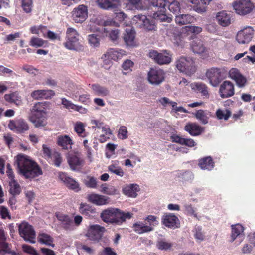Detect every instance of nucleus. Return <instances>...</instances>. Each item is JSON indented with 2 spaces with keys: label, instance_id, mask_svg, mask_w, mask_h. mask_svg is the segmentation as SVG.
I'll return each instance as SVG.
<instances>
[{
  "label": "nucleus",
  "instance_id": "bb28decb",
  "mask_svg": "<svg viewBox=\"0 0 255 255\" xmlns=\"http://www.w3.org/2000/svg\"><path fill=\"white\" fill-rule=\"evenodd\" d=\"M54 95V91L52 90H37L31 93V97L35 100L48 99Z\"/></svg>",
  "mask_w": 255,
  "mask_h": 255
},
{
  "label": "nucleus",
  "instance_id": "bf43d9fd",
  "mask_svg": "<svg viewBox=\"0 0 255 255\" xmlns=\"http://www.w3.org/2000/svg\"><path fill=\"white\" fill-rule=\"evenodd\" d=\"M109 32L108 31L107 34ZM109 37L110 40L114 43H118V40L119 37V30L118 29L111 30L109 31Z\"/></svg>",
  "mask_w": 255,
  "mask_h": 255
},
{
  "label": "nucleus",
  "instance_id": "dca6fc26",
  "mask_svg": "<svg viewBox=\"0 0 255 255\" xmlns=\"http://www.w3.org/2000/svg\"><path fill=\"white\" fill-rule=\"evenodd\" d=\"M122 52H123V51L121 50L118 51L111 48L107 51L106 53L102 56V58L106 64L110 65L112 64L111 60L116 61L122 58L123 55Z\"/></svg>",
  "mask_w": 255,
  "mask_h": 255
},
{
  "label": "nucleus",
  "instance_id": "ea45409f",
  "mask_svg": "<svg viewBox=\"0 0 255 255\" xmlns=\"http://www.w3.org/2000/svg\"><path fill=\"white\" fill-rule=\"evenodd\" d=\"M91 88L95 95L100 96H106L109 95L108 89L98 84H94L91 85Z\"/></svg>",
  "mask_w": 255,
  "mask_h": 255
},
{
  "label": "nucleus",
  "instance_id": "1a4fd4ad",
  "mask_svg": "<svg viewBox=\"0 0 255 255\" xmlns=\"http://www.w3.org/2000/svg\"><path fill=\"white\" fill-rule=\"evenodd\" d=\"M105 231V227L99 225H92L88 227L86 235L89 240L94 242H98Z\"/></svg>",
  "mask_w": 255,
  "mask_h": 255
},
{
  "label": "nucleus",
  "instance_id": "cd10ccee",
  "mask_svg": "<svg viewBox=\"0 0 255 255\" xmlns=\"http://www.w3.org/2000/svg\"><path fill=\"white\" fill-rule=\"evenodd\" d=\"M184 129L192 136H198L204 130V128L195 123H188L185 126Z\"/></svg>",
  "mask_w": 255,
  "mask_h": 255
},
{
  "label": "nucleus",
  "instance_id": "774afa93",
  "mask_svg": "<svg viewBox=\"0 0 255 255\" xmlns=\"http://www.w3.org/2000/svg\"><path fill=\"white\" fill-rule=\"evenodd\" d=\"M201 230L202 228L200 226L196 227L195 230V237L196 239L200 241H202L204 239V236L201 231Z\"/></svg>",
  "mask_w": 255,
  "mask_h": 255
},
{
  "label": "nucleus",
  "instance_id": "69168bd1",
  "mask_svg": "<svg viewBox=\"0 0 255 255\" xmlns=\"http://www.w3.org/2000/svg\"><path fill=\"white\" fill-rule=\"evenodd\" d=\"M166 9L160 8V22H167L170 23L172 20V17L164 14Z\"/></svg>",
  "mask_w": 255,
  "mask_h": 255
},
{
  "label": "nucleus",
  "instance_id": "f8f14e48",
  "mask_svg": "<svg viewBox=\"0 0 255 255\" xmlns=\"http://www.w3.org/2000/svg\"><path fill=\"white\" fill-rule=\"evenodd\" d=\"M88 17L87 7L83 4L79 5L72 12L73 20L76 23L84 22Z\"/></svg>",
  "mask_w": 255,
  "mask_h": 255
},
{
  "label": "nucleus",
  "instance_id": "0e129e2a",
  "mask_svg": "<svg viewBox=\"0 0 255 255\" xmlns=\"http://www.w3.org/2000/svg\"><path fill=\"white\" fill-rule=\"evenodd\" d=\"M185 30L188 32L198 34L201 33L202 31V28L199 26H185L184 27Z\"/></svg>",
  "mask_w": 255,
  "mask_h": 255
},
{
  "label": "nucleus",
  "instance_id": "9b49d317",
  "mask_svg": "<svg viewBox=\"0 0 255 255\" xmlns=\"http://www.w3.org/2000/svg\"><path fill=\"white\" fill-rule=\"evenodd\" d=\"M68 163L73 170H79L84 165L85 161L80 153L76 152L69 154L67 157Z\"/></svg>",
  "mask_w": 255,
  "mask_h": 255
},
{
  "label": "nucleus",
  "instance_id": "6e6d98bb",
  "mask_svg": "<svg viewBox=\"0 0 255 255\" xmlns=\"http://www.w3.org/2000/svg\"><path fill=\"white\" fill-rule=\"evenodd\" d=\"M45 42V41L41 38L32 37L30 41L29 45L33 47H42Z\"/></svg>",
  "mask_w": 255,
  "mask_h": 255
},
{
  "label": "nucleus",
  "instance_id": "c03bdc74",
  "mask_svg": "<svg viewBox=\"0 0 255 255\" xmlns=\"http://www.w3.org/2000/svg\"><path fill=\"white\" fill-rule=\"evenodd\" d=\"M61 101L62 104L67 109H72L79 112H80L81 110H84L82 106L74 104L71 101L67 100L65 98H62Z\"/></svg>",
  "mask_w": 255,
  "mask_h": 255
},
{
  "label": "nucleus",
  "instance_id": "c85d7f7f",
  "mask_svg": "<svg viewBox=\"0 0 255 255\" xmlns=\"http://www.w3.org/2000/svg\"><path fill=\"white\" fill-rule=\"evenodd\" d=\"M88 201L97 205H103L108 203L109 198L101 195L92 194L88 196Z\"/></svg>",
  "mask_w": 255,
  "mask_h": 255
},
{
  "label": "nucleus",
  "instance_id": "de8ad7c7",
  "mask_svg": "<svg viewBox=\"0 0 255 255\" xmlns=\"http://www.w3.org/2000/svg\"><path fill=\"white\" fill-rule=\"evenodd\" d=\"M171 61V55L167 50L160 51V65L167 64Z\"/></svg>",
  "mask_w": 255,
  "mask_h": 255
},
{
  "label": "nucleus",
  "instance_id": "13d9d810",
  "mask_svg": "<svg viewBox=\"0 0 255 255\" xmlns=\"http://www.w3.org/2000/svg\"><path fill=\"white\" fill-rule=\"evenodd\" d=\"M6 239L5 232L2 228L0 227V249L3 247L6 248L7 244H8L6 242Z\"/></svg>",
  "mask_w": 255,
  "mask_h": 255
},
{
  "label": "nucleus",
  "instance_id": "39448f33",
  "mask_svg": "<svg viewBox=\"0 0 255 255\" xmlns=\"http://www.w3.org/2000/svg\"><path fill=\"white\" fill-rule=\"evenodd\" d=\"M235 12L240 15H246L252 12L254 5L250 0H237L232 4Z\"/></svg>",
  "mask_w": 255,
  "mask_h": 255
},
{
  "label": "nucleus",
  "instance_id": "2eb2a0df",
  "mask_svg": "<svg viewBox=\"0 0 255 255\" xmlns=\"http://www.w3.org/2000/svg\"><path fill=\"white\" fill-rule=\"evenodd\" d=\"M229 76L236 82L237 86L239 88L245 87L247 84L246 78L236 68H232L229 70Z\"/></svg>",
  "mask_w": 255,
  "mask_h": 255
},
{
  "label": "nucleus",
  "instance_id": "423d86ee",
  "mask_svg": "<svg viewBox=\"0 0 255 255\" xmlns=\"http://www.w3.org/2000/svg\"><path fill=\"white\" fill-rule=\"evenodd\" d=\"M18 231L19 235L25 241L32 244L35 243V231L32 226L25 221L22 222L18 226Z\"/></svg>",
  "mask_w": 255,
  "mask_h": 255
},
{
  "label": "nucleus",
  "instance_id": "20e7f679",
  "mask_svg": "<svg viewBox=\"0 0 255 255\" xmlns=\"http://www.w3.org/2000/svg\"><path fill=\"white\" fill-rule=\"evenodd\" d=\"M176 67L180 72L187 75H191L196 71L195 62L190 57H180L176 62Z\"/></svg>",
  "mask_w": 255,
  "mask_h": 255
},
{
  "label": "nucleus",
  "instance_id": "ddd939ff",
  "mask_svg": "<svg viewBox=\"0 0 255 255\" xmlns=\"http://www.w3.org/2000/svg\"><path fill=\"white\" fill-rule=\"evenodd\" d=\"M108 30L104 27L101 29H96V31L93 34H90L88 36V43L91 46L93 47H98L100 46V41L102 40L105 36L104 33H107Z\"/></svg>",
  "mask_w": 255,
  "mask_h": 255
},
{
  "label": "nucleus",
  "instance_id": "603ef678",
  "mask_svg": "<svg viewBox=\"0 0 255 255\" xmlns=\"http://www.w3.org/2000/svg\"><path fill=\"white\" fill-rule=\"evenodd\" d=\"M9 192L13 195H19L21 192V188L19 184L17 183L15 180L11 181Z\"/></svg>",
  "mask_w": 255,
  "mask_h": 255
},
{
  "label": "nucleus",
  "instance_id": "052dcab7",
  "mask_svg": "<svg viewBox=\"0 0 255 255\" xmlns=\"http://www.w3.org/2000/svg\"><path fill=\"white\" fill-rule=\"evenodd\" d=\"M22 250L24 252L32 255H39L37 251L32 246L24 244L22 245Z\"/></svg>",
  "mask_w": 255,
  "mask_h": 255
},
{
  "label": "nucleus",
  "instance_id": "2f4dec72",
  "mask_svg": "<svg viewBox=\"0 0 255 255\" xmlns=\"http://www.w3.org/2000/svg\"><path fill=\"white\" fill-rule=\"evenodd\" d=\"M37 241L41 244H44L53 248L55 246V244L53 243L54 241L53 237L46 233L40 232L38 235Z\"/></svg>",
  "mask_w": 255,
  "mask_h": 255
},
{
  "label": "nucleus",
  "instance_id": "72a5a7b5",
  "mask_svg": "<svg viewBox=\"0 0 255 255\" xmlns=\"http://www.w3.org/2000/svg\"><path fill=\"white\" fill-rule=\"evenodd\" d=\"M175 21L177 24L183 25L194 23L195 18L190 14H181L176 16Z\"/></svg>",
  "mask_w": 255,
  "mask_h": 255
},
{
  "label": "nucleus",
  "instance_id": "a18cd8bd",
  "mask_svg": "<svg viewBox=\"0 0 255 255\" xmlns=\"http://www.w3.org/2000/svg\"><path fill=\"white\" fill-rule=\"evenodd\" d=\"M101 188V191L102 193L110 195L116 194L117 191V190L114 186L107 185L106 183L102 184Z\"/></svg>",
  "mask_w": 255,
  "mask_h": 255
},
{
  "label": "nucleus",
  "instance_id": "37998d69",
  "mask_svg": "<svg viewBox=\"0 0 255 255\" xmlns=\"http://www.w3.org/2000/svg\"><path fill=\"white\" fill-rule=\"evenodd\" d=\"M80 212L87 217L92 216L95 213V210L91 206L86 203H81L79 207Z\"/></svg>",
  "mask_w": 255,
  "mask_h": 255
},
{
  "label": "nucleus",
  "instance_id": "5701e85b",
  "mask_svg": "<svg viewBox=\"0 0 255 255\" xmlns=\"http://www.w3.org/2000/svg\"><path fill=\"white\" fill-rule=\"evenodd\" d=\"M9 127L11 129H15L19 133L24 132L29 129L28 125L23 119H19L15 122L10 121Z\"/></svg>",
  "mask_w": 255,
  "mask_h": 255
},
{
  "label": "nucleus",
  "instance_id": "f3484780",
  "mask_svg": "<svg viewBox=\"0 0 255 255\" xmlns=\"http://www.w3.org/2000/svg\"><path fill=\"white\" fill-rule=\"evenodd\" d=\"M159 17L158 11H156L153 15L154 19H148L143 15H138V18L139 21H142V25L144 29L147 30H153L156 28L155 19Z\"/></svg>",
  "mask_w": 255,
  "mask_h": 255
},
{
  "label": "nucleus",
  "instance_id": "6e6552de",
  "mask_svg": "<svg viewBox=\"0 0 255 255\" xmlns=\"http://www.w3.org/2000/svg\"><path fill=\"white\" fill-rule=\"evenodd\" d=\"M254 34V30L253 27L248 26L238 32L236 39L240 44H247L252 40Z\"/></svg>",
  "mask_w": 255,
  "mask_h": 255
},
{
  "label": "nucleus",
  "instance_id": "a878e982",
  "mask_svg": "<svg viewBox=\"0 0 255 255\" xmlns=\"http://www.w3.org/2000/svg\"><path fill=\"white\" fill-rule=\"evenodd\" d=\"M135 32L132 28H127L123 36V39L128 46L134 47L136 46L135 40Z\"/></svg>",
  "mask_w": 255,
  "mask_h": 255
},
{
  "label": "nucleus",
  "instance_id": "49530a36",
  "mask_svg": "<svg viewBox=\"0 0 255 255\" xmlns=\"http://www.w3.org/2000/svg\"><path fill=\"white\" fill-rule=\"evenodd\" d=\"M216 115L218 119L220 120L224 119L227 120L231 116V112L228 109L222 110L218 109L216 111Z\"/></svg>",
  "mask_w": 255,
  "mask_h": 255
},
{
  "label": "nucleus",
  "instance_id": "8fccbe9b",
  "mask_svg": "<svg viewBox=\"0 0 255 255\" xmlns=\"http://www.w3.org/2000/svg\"><path fill=\"white\" fill-rule=\"evenodd\" d=\"M117 164H118V163ZM108 170L110 172L120 177L123 176L124 174V171L121 167L114 164L108 166Z\"/></svg>",
  "mask_w": 255,
  "mask_h": 255
},
{
  "label": "nucleus",
  "instance_id": "b1692460",
  "mask_svg": "<svg viewBox=\"0 0 255 255\" xmlns=\"http://www.w3.org/2000/svg\"><path fill=\"white\" fill-rule=\"evenodd\" d=\"M191 49L193 52L200 55L207 56L208 55V49L205 47L202 40L196 39L191 44Z\"/></svg>",
  "mask_w": 255,
  "mask_h": 255
},
{
  "label": "nucleus",
  "instance_id": "e433bc0d",
  "mask_svg": "<svg viewBox=\"0 0 255 255\" xmlns=\"http://www.w3.org/2000/svg\"><path fill=\"white\" fill-rule=\"evenodd\" d=\"M48 105L47 102H37L33 106L32 113L47 114L46 109Z\"/></svg>",
  "mask_w": 255,
  "mask_h": 255
},
{
  "label": "nucleus",
  "instance_id": "7c9ffc66",
  "mask_svg": "<svg viewBox=\"0 0 255 255\" xmlns=\"http://www.w3.org/2000/svg\"><path fill=\"white\" fill-rule=\"evenodd\" d=\"M57 143L62 149L65 150L71 149L73 144L70 137L66 135L58 136Z\"/></svg>",
  "mask_w": 255,
  "mask_h": 255
},
{
  "label": "nucleus",
  "instance_id": "a211bd4d",
  "mask_svg": "<svg viewBox=\"0 0 255 255\" xmlns=\"http://www.w3.org/2000/svg\"><path fill=\"white\" fill-rule=\"evenodd\" d=\"M169 10L174 14L178 13L180 10L179 3L175 0H160V8Z\"/></svg>",
  "mask_w": 255,
  "mask_h": 255
},
{
  "label": "nucleus",
  "instance_id": "c756f323",
  "mask_svg": "<svg viewBox=\"0 0 255 255\" xmlns=\"http://www.w3.org/2000/svg\"><path fill=\"white\" fill-rule=\"evenodd\" d=\"M216 19L221 26L226 27L231 24L230 15L225 11L218 12L216 16Z\"/></svg>",
  "mask_w": 255,
  "mask_h": 255
},
{
  "label": "nucleus",
  "instance_id": "680f3d73",
  "mask_svg": "<svg viewBox=\"0 0 255 255\" xmlns=\"http://www.w3.org/2000/svg\"><path fill=\"white\" fill-rule=\"evenodd\" d=\"M0 216L2 219H11V216L8 209L4 206H0Z\"/></svg>",
  "mask_w": 255,
  "mask_h": 255
},
{
  "label": "nucleus",
  "instance_id": "0eeeda50",
  "mask_svg": "<svg viewBox=\"0 0 255 255\" xmlns=\"http://www.w3.org/2000/svg\"><path fill=\"white\" fill-rule=\"evenodd\" d=\"M205 75L209 80V84L214 87L218 86L225 78L223 71L217 67L208 69L206 72Z\"/></svg>",
  "mask_w": 255,
  "mask_h": 255
},
{
  "label": "nucleus",
  "instance_id": "412c9836",
  "mask_svg": "<svg viewBox=\"0 0 255 255\" xmlns=\"http://www.w3.org/2000/svg\"><path fill=\"white\" fill-rule=\"evenodd\" d=\"M244 228L243 226L240 224H237L232 226V234L231 235L230 242H233L236 239H239V242L237 245H239L243 240V237L242 235Z\"/></svg>",
  "mask_w": 255,
  "mask_h": 255
},
{
  "label": "nucleus",
  "instance_id": "f257e3e1",
  "mask_svg": "<svg viewBox=\"0 0 255 255\" xmlns=\"http://www.w3.org/2000/svg\"><path fill=\"white\" fill-rule=\"evenodd\" d=\"M18 173L27 179H31L42 174V171L38 164L28 158L27 156L18 155L17 156Z\"/></svg>",
  "mask_w": 255,
  "mask_h": 255
},
{
  "label": "nucleus",
  "instance_id": "4c0bfd02",
  "mask_svg": "<svg viewBox=\"0 0 255 255\" xmlns=\"http://www.w3.org/2000/svg\"><path fill=\"white\" fill-rule=\"evenodd\" d=\"M120 0H97V3L99 7L103 9L115 8V4L113 2L119 3Z\"/></svg>",
  "mask_w": 255,
  "mask_h": 255
},
{
  "label": "nucleus",
  "instance_id": "9d476101",
  "mask_svg": "<svg viewBox=\"0 0 255 255\" xmlns=\"http://www.w3.org/2000/svg\"><path fill=\"white\" fill-rule=\"evenodd\" d=\"M219 94L223 99L233 96L235 94L234 84L230 81H223L220 85Z\"/></svg>",
  "mask_w": 255,
  "mask_h": 255
},
{
  "label": "nucleus",
  "instance_id": "5fc2aeb1",
  "mask_svg": "<svg viewBox=\"0 0 255 255\" xmlns=\"http://www.w3.org/2000/svg\"><path fill=\"white\" fill-rule=\"evenodd\" d=\"M184 208H185V211L186 214L193 216L198 220L200 219L201 216H198L197 213L195 212V211L191 204H185L184 205Z\"/></svg>",
  "mask_w": 255,
  "mask_h": 255
},
{
  "label": "nucleus",
  "instance_id": "79ce46f5",
  "mask_svg": "<svg viewBox=\"0 0 255 255\" xmlns=\"http://www.w3.org/2000/svg\"><path fill=\"white\" fill-rule=\"evenodd\" d=\"M139 186L137 184H130L123 189L124 193L129 197H135L138 191Z\"/></svg>",
  "mask_w": 255,
  "mask_h": 255
},
{
  "label": "nucleus",
  "instance_id": "4468645a",
  "mask_svg": "<svg viewBox=\"0 0 255 255\" xmlns=\"http://www.w3.org/2000/svg\"><path fill=\"white\" fill-rule=\"evenodd\" d=\"M162 222L166 227L175 229L180 227V222L178 218L172 213L166 214L162 216Z\"/></svg>",
  "mask_w": 255,
  "mask_h": 255
},
{
  "label": "nucleus",
  "instance_id": "09e8293b",
  "mask_svg": "<svg viewBox=\"0 0 255 255\" xmlns=\"http://www.w3.org/2000/svg\"><path fill=\"white\" fill-rule=\"evenodd\" d=\"M85 185L88 188H96L97 185L96 179L90 176H87L83 181Z\"/></svg>",
  "mask_w": 255,
  "mask_h": 255
},
{
  "label": "nucleus",
  "instance_id": "58836bf2",
  "mask_svg": "<svg viewBox=\"0 0 255 255\" xmlns=\"http://www.w3.org/2000/svg\"><path fill=\"white\" fill-rule=\"evenodd\" d=\"M199 165L203 170H211L214 166V163L210 157H206L199 160Z\"/></svg>",
  "mask_w": 255,
  "mask_h": 255
},
{
  "label": "nucleus",
  "instance_id": "aec40b11",
  "mask_svg": "<svg viewBox=\"0 0 255 255\" xmlns=\"http://www.w3.org/2000/svg\"><path fill=\"white\" fill-rule=\"evenodd\" d=\"M59 177L68 188L75 190L77 192L80 190L78 183L73 178L68 176L67 174L65 173H61L59 174Z\"/></svg>",
  "mask_w": 255,
  "mask_h": 255
},
{
  "label": "nucleus",
  "instance_id": "f704fd0d",
  "mask_svg": "<svg viewBox=\"0 0 255 255\" xmlns=\"http://www.w3.org/2000/svg\"><path fill=\"white\" fill-rule=\"evenodd\" d=\"M194 116L200 122L205 125L208 123L211 113L207 111L199 110L194 114Z\"/></svg>",
  "mask_w": 255,
  "mask_h": 255
},
{
  "label": "nucleus",
  "instance_id": "7ed1b4c3",
  "mask_svg": "<svg viewBox=\"0 0 255 255\" xmlns=\"http://www.w3.org/2000/svg\"><path fill=\"white\" fill-rule=\"evenodd\" d=\"M79 34L73 28H68L66 31V42L64 46L69 50L83 51L84 46L79 41Z\"/></svg>",
  "mask_w": 255,
  "mask_h": 255
},
{
  "label": "nucleus",
  "instance_id": "393cba45",
  "mask_svg": "<svg viewBox=\"0 0 255 255\" xmlns=\"http://www.w3.org/2000/svg\"><path fill=\"white\" fill-rule=\"evenodd\" d=\"M29 120L36 128L45 126L46 124V114L31 113Z\"/></svg>",
  "mask_w": 255,
  "mask_h": 255
},
{
  "label": "nucleus",
  "instance_id": "e2e57ef3",
  "mask_svg": "<svg viewBox=\"0 0 255 255\" xmlns=\"http://www.w3.org/2000/svg\"><path fill=\"white\" fill-rule=\"evenodd\" d=\"M54 165L56 167H59L62 161V158L60 153L54 152L52 155Z\"/></svg>",
  "mask_w": 255,
  "mask_h": 255
},
{
  "label": "nucleus",
  "instance_id": "4be33fe9",
  "mask_svg": "<svg viewBox=\"0 0 255 255\" xmlns=\"http://www.w3.org/2000/svg\"><path fill=\"white\" fill-rule=\"evenodd\" d=\"M55 216L58 221L62 223V227L66 230H72L73 229V225L72 220L68 215L56 212Z\"/></svg>",
  "mask_w": 255,
  "mask_h": 255
},
{
  "label": "nucleus",
  "instance_id": "473e14b6",
  "mask_svg": "<svg viewBox=\"0 0 255 255\" xmlns=\"http://www.w3.org/2000/svg\"><path fill=\"white\" fill-rule=\"evenodd\" d=\"M5 100L11 104H14L16 106L21 105L22 104L21 97L17 92H12L4 95Z\"/></svg>",
  "mask_w": 255,
  "mask_h": 255
},
{
  "label": "nucleus",
  "instance_id": "338daca9",
  "mask_svg": "<svg viewBox=\"0 0 255 255\" xmlns=\"http://www.w3.org/2000/svg\"><path fill=\"white\" fill-rule=\"evenodd\" d=\"M42 151L43 153V156L45 158L49 159L52 157V150L46 145H43Z\"/></svg>",
  "mask_w": 255,
  "mask_h": 255
},
{
  "label": "nucleus",
  "instance_id": "f03ea898",
  "mask_svg": "<svg viewBox=\"0 0 255 255\" xmlns=\"http://www.w3.org/2000/svg\"><path fill=\"white\" fill-rule=\"evenodd\" d=\"M133 213L115 208H109L101 213V217L105 223H109L118 225H122L127 219H130Z\"/></svg>",
  "mask_w": 255,
  "mask_h": 255
},
{
  "label": "nucleus",
  "instance_id": "a19ab883",
  "mask_svg": "<svg viewBox=\"0 0 255 255\" xmlns=\"http://www.w3.org/2000/svg\"><path fill=\"white\" fill-rule=\"evenodd\" d=\"M148 80L152 84H159V72L158 70L151 68L148 73Z\"/></svg>",
  "mask_w": 255,
  "mask_h": 255
},
{
  "label": "nucleus",
  "instance_id": "4d7b16f0",
  "mask_svg": "<svg viewBox=\"0 0 255 255\" xmlns=\"http://www.w3.org/2000/svg\"><path fill=\"white\" fill-rule=\"evenodd\" d=\"M119 139L125 140L128 138V129L126 126H122L120 127L117 135Z\"/></svg>",
  "mask_w": 255,
  "mask_h": 255
},
{
  "label": "nucleus",
  "instance_id": "6ab92c4d",
  "mask_svg": "<svg viewBox=\"0 0 255 255\" xmlns=\"http://www.w3.org/2000/svg\"><path fill=\"white\" fill-rule=\"evenodd\" d=\"M187 1L193 5V9L195 11L198 13H203L206 11V6L212 0H187Z\"/></svg>",
  "mask_w": 255,
  "mask_h": 255
},
{
  "label": "nucleus",
  "instance_id": "864d4df0",
  "mask_svg": "<svg viewBox=\"0 0 255 255\" xmlns=\"http://www.w3.org/2000/svg\"><path fill=\"white\" fill-rule=\"evenodd\" d=\"M21 6L23 11L27 13L31 12L33 7L32 0H21Z\"/></svg>",
  "mask_w": 255,
  "mask_h": 255
},
{
  "label": "nucleus",
  "instance_id": "3c124183",
  "mask_svg": "<svg viewBox=\"0 0 255 255\" xmlns=\"http://www.w3.org/2000/svg\"><path fill=\"white\" fill-rule=\"evenodd\" d=\"M74 130L80 137H85L87 135V134L85 132L84 125L82 122H77L76 124Z\"/></svg>",
  "mask_w": 255,
  "mask_h": 255
},
{
  "label": "nucleus",
  "instance_id": "c9c22d12",
  "mask_svg": "<svg viewBox=\"0 0 255 255\" xmlns=\"http://www.w3.org/2000/svg\"><path fill=\"white\" fill-rule=\"evenodd\" d=\"M132 227L134 231L139 234L150 232L153 230V228L152 227H150L148 225H146L141 222L134 223Z\"/></svg>",
  "mask_w": 255,
  "mask_h": 255
}]
</instances>
